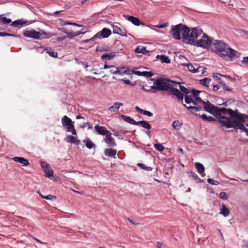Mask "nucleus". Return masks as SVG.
<instances>
[{
	"label": "nucleus",
	"mask_w": 248,
	"mask_h": 248,
	"mask_svg": "<svg viewBox=\"0 0 248 248\" xmlns=\"http://www.w3.org/2000/svg\"><path fill=\"white\" fill-rule=\"evenodd\" d=\"M46 52L51 57L53 58H57L58 57L57 52L54 49L50 47H47L45 49Z\"/></svg>",
	"instance_id": "nucleus-25"
},
{
	"label": "nucleus",
	"mask_w": 248,
	"mask_h": 248,
	"mask_svg": "<svg viewBox=\"0 0 248 248\" xmlns=\"http://www.w3.org/2000/svg\"><path fill=\"white\" fill-rule=\"evenodd\" d=\"M193 99L192 98V97L191 96L188 95H186L185 96V101L186 103H187V104H190L191 103H193Z\"/></svg>",
	"instance_id": "nucleus-41"
},
{
	"label": "nucleus",
	"mask_w": 248,
	"mask_h": 248,
	"mask_svg": "<svg viewBox=\"0 0 248 248\" xmlns=\"http://www.w3.org/2000/svg\"><path fill=\"white\" fill-rule=\"evenodd\" d=\"M136 109L140 113H142L143 109L140 108L138 106H136L135 107Z\"/></svg>",
	"instance_id": "nucleus-64"
},
{
	"label": "nucleus",
	"mask_w": 248,
	"mask_h": 248,
	"mask_svg": "<svg viewBox=\"0 0 248 248\" xmlns=\"http://www.w3.org/2000/svg\"><path fill=\"white\" fill-rule=\"evenodd\" d=\"M65 29L64 28H62V29L61 30V31L62 32H63L64 33H65V34H66L67 35L68 37L72 38L73 37L76 36L75 32H66L65 31Z\"/></svg>",
	"instance_id": "nucleus-42"
},
{
	"label": "nucleus",
	"mask_w": 248,
	"mask_h": 248,
	"mask_svg": "<svg viewBox=\"0 0 248 248\" xmlns=\"http://www.w3.org/2000/svg\"><path fill=\"white\" fill-rule=\"evenodd\" d=\"M24 36L29 38H31L35 39H41L43 38L42 37V34L46 35V38H49L52 37L53 34L50 32L46 33L44 31H42L41 32L37 31L34 30H26L23 33Z\"/></svg>",
	"instance_id": "nucleus-5"
},
{
	"label": "nucleus",
	"mask_w": 248,
	"mask_h": 248,
	"mask_svg": "<svg viewBox=\"0 0 248 248\" xmlns=\"http://www.w3.org/2000/svg\"><path fill=\"white\" fill-rule=\"evenodd\" d=\"M195 166L198 172L200 173L202 176H204L205 173L204 172V167L203 165L199 162H196L195 163Z\"/></svg>",
	"instance_id": "nucleus-16"
},
{
	"label": "nucleus",
	"mask_w": 248,
	"mask_h": 248,
	"mask_svg": "<svg viewBox=\"0 0 248 248\" xmlns=\"http://www.w3.org/2000/svg\"><path fill=\"white\" fill-rule=\"evenodd\" d=\"M187 66L189 71L194 73L198 72V68H196L193 65L191 64H188Z\"/></svg>",
	"instance_id": "nucleus-38"
},
{
	"label": "nucleus",
	"mask_w": 248,
	"mask_h": 248,
	"mask_svg": "<svg viewBox=\"0 0 248 248\" xmlns=\"http://www.w3.org/2000/svg\"><path fill=\"white\" fill-rule=\"evenodd\" d=\"M125 19L132 22L136 26H139L140 24V20L137 17L132 16L124 15Z\"/></svg>",
	"instance_id": "nucleus-14"
},
{
	"label": "nucleus",
	"mask_w": 248,
	"mask_h": 248,
	"mask_svg": "<svg viewBox=\"0 0 248 248\" xmlns=\"http://www.w3.org/2000/svg\"><path fill=\"white\" fill-rule=\"evenodd\" d=\"M238 112V110H233L231 108H229L228 114L232 118H235Z\"/></svg>",
	"instance_id": "nucleus-40"
},
{
	"label": "nucleus",
	"mask_w": 248,
	"mask_h": 248,
	"mask_svg": "<svg viewBox=\"0 0 248 248\" xmlns=\"http://www.w3.org/2000/svg\"><path fill=\"white\" fill-rule=\"evenodd\" d=\"M113 33L118 34L123 36H127L125 29L120 25H113L112 26Z\"/></svg>",
	"instance_id": "nucleus-10"
},
{
	"label": "nucleus",
	"mask_w": 248,
	"mask_h": 248,
	"mask_svg": "<svg viewBox=\"0 0 248 248\" xmlns=\"http://www.w3.org/2000/svg\"><path fill=\"white\" fill-rule=\"evenodd\" d=\"M212 50L220 57L224 59L228 57L232 60L240 55L238 51L231 48L228 45L220 40H216L214 41Z\"/></svg>",
	"instance_id": "nucleus-2"
},
{
	"label": "nucleus",
	"mask_w": 248,
	"mask_h": 248,
	"mask_svg": "<svg viewBox=\"0 0 248 248\" xmlns=\"http://www.w3.org/2000/svg\"><path fill=\"white\" fill-rule=\"evenodd\" d=\"M168 26V23H166L164 24H159V25L156 26V27L158 28L163 29V28H166Z\"/></svg>",
	"instance_id": "nucleus-58"
},
{
	"label": "nucleus",
	"mask_w": 248,
	"mask_h": 248,
	"mask_svg": "<svg viewBox=\"0 0 248 248\" xmlns=\"http://www.w3.org/2000/svg\"><path fill=\"white\" fill-rule=\"evenodd\" d=\"M187 27L185 25L179 24L176 26H172L171 28L170 31L173 37L176 40H180L181 34L183 37V33L184 30Z\"/></svg>",
	"instance_id": "nucleus-7"
},
{
	"label": "nucleus",
	"mask_w": 248,
	"mask_h": 248,
	"mask_svg": "<svg viewBox=\"0 0 248 248\" xmlns=\"http://www.w3.org/2000/svg\"><path fill=\"white\" fill-rule=\"evenodd\" d=\"M230 213V212L229 209L226 207V205H225L224 204H222L221 208L220 209V214L224 217H227L229 216Z\"/></svg>",
	"instance_id": "nucleus-21"
},
{
	"label": "nucleus",
	"mask_w": 248,
	"mask_h": 248,
	"mask_svg": "<svg viewBox=\"0 0 248 248\" xmlns=\"http://www.w3.org/2000/svg\"><path fill=\"white\" fill-rule=\"evenodd\" d=\"M241 62L244 64H246L248 65V57H244L243 60L241 61Z\"/></svg>",
	"instance_id": "nucleus-60"
},
{
	"label": "nucleus",
	"mask_w": 248,
	"mask_h": 248,
	"mask_svg": "<svg viewBox=\"0 0 248 248\" xmlns=\"http://www.w3.org/2000/svg\"><path fill=\"white\" fill-rule=\"evenodd\" d=\"M155 148L158 151H163L164 150V147L160 144H155L154 145Z\"/></svg>",
	"instance_id": "nucleus-46"
},
{
	"label": "nucleus",
	"mask_w": 248,
	"mask_h": 248,
	"mask_svg": "<svg viewBox=\"0 0 248 248\" xmlns=\"http://www.w3.org/2000/svg\"><path fill=\"white\" fill-rule=\"evenodd\" d=\"M72 123V120L67 116H64L62 119V123L63 126L67 127Z\"/></svg>",
	"instance_id": "nucleus-22"
},
{
	"label": "nucleus",
	"mask_w": 248,
	"mask_h": 248,
	"mask_svg": "<svg viewBox=\"0 0 248 248\" xmlns=\"http://www.w3.org/2000/svg\"><path fill=\"white\" fill-rule=\"evenodd\" d=\"M197 116H200L203 120L208 122H216L217 120L212 116H207L205 114L197 115Z\"/></svg>",
	"instance_id": "nucleus-26"
},
{
	"label": "nucleus",
	"mask_w": 248,
	"mask_h": 248,
	"mask_svg": "<svg viewBox=\"0 0 248 248\" xmlns=\"http://www.w3.org/2000/svg\"><path fill=\"white\" fill-rule=\"evenodd\" d=\"M123 106V104L122 103L116 102L113 106L108 108V110L111 112H116L118 111L120 106Z\"/></svg>",
	"instance_id": "nucleus-19"
},
{
	"label": "nucleus",
	"mask_w": 248,
	"mask_h": 248,
	"mask_svg": "<svg viewBox=\"0 0 248 248\" xmlns=\"http://www.w3.org/2000/svg\"><path fill=\"white\" fill-rule=\"evenodd\" d=\"M221 84L222 85V87H223V88L224 90H226V91H231V89L226 84L223 83Z\"/></svg>",
	"instance_id": "nucleus-59"
},
{
	"label": "nucleus",
	"mask_w": 248,
	"mask_h": 248,
	"mask_svg": "<svg viewBox=\"0 0 248 248\" xmlns=\"http://www.w3.org/2000/svg\"><path fill=\"white\" fill-rule=\"evenodd\" d=\"M190 176H192L194 180H196L198 178V175L194 172H190Z\"/></svg>",
	"instance_id": "nucleus-61"
},
{
	"label": "nucleus",
	"mask_w": 248,
	"mask_h": 248,
	"mask_svg": "<svg viewBox=\"0 0 248 248\" xmlns=\"http://www.w3.org/2000/svg\"><path fill=\"white\" fill-rule=\"evenodd\" d=\"M0 36H14V37H18L19 36L18 35H15L13 34H11L7 32H2L0 31Z\"/></svg>",
	"instance_id": "nucleus-47"
},
{
	"label": "nucleus",
	"mask_w": 248,
	"mask_h": 248,
	"mask_svg": "<svg viewBox=\"0 0 248 248\" xmlns=\"http://www.w3.org/2000/svg\"><path fill=\"white\" fill-rule=\"evenodd\" d=\"M27 22V21H25L23 19L16 20L13 22L11 24V26L13 27L18 28L20 26L25 25Z\"/></svg>",
	"instance_id": "nucleus-17"
},
{
	"label": "nucleus",
	"mask_w": 248,
	"mask_h": 248,
	"mask_svg": "<svg viewBox=\"0 0 248 248\" xmlns=\"http://www.w3.org/2000/svg\"><path fill=\"white\" fill-rule=\"evenodd\" d=\"M181 125L182 124H180V122L178 121H175L172 123L173 127L176 130L180 129L181 128Z\"/></svg>",
	"instance_id": "nucleus-39"
},
{
	"label": "nucleus",
	"mask_w": 248,
	"mask_h": 248,
	"mask_svg": "<svg viewBox=\"0 0 248 248\" xmlns=\"http://www.w3.org/2000/svg\"><path fill=\"white\" fill-rule=\"evenodd\" d=\"M105 155L108 157L116 158L117 154V150L112 148H107L104 151Z\"/></svg>",
	"instance_id": "nucleus-13"
},
{
	"label": "nucleus",
	"mask_w": 248,
	"mask_h": 248,
	"mask_svg": "<svg viewBox=\"0 0 248 248\" xmlns=\"http://www.w3.org/2000/svg\"><path fill=\"white\" fill-rule=\"evenodd\" d=\"M203 105L204 110L215 116L216 113L218 111V107L211 104L209 101H204L203 102Z\"/></svg>",
	"instance_id": "nucleus-8"
},
{
	"label": "nucleus",
	"mask_w": 248,
	"mask_h": 248,
	"mask_svg": "<svg viewBox=\"0 0 248 248\" xmlns=\"http://www.w3.org/2000/svg\"><path fill=\"white\" fill-rule=\"evenodd\" d=\"M207 182L211 184V185H218L219 184V182L217 181H216L213 179H211V178H208L207 179Z\"/></svg>",
	"instance_id": "nucleus-45"
},
{
	"label": "nucleus",
	"mask_w": 248,
	"mask_h": 248,
	"mask_svg": "<svg viewBox=\"0 0 248 248\" xmlns=\"http://www.w3.org/2000/svg\"><path fill=\"white\" fill-rule=\"evenodd\" d=\"M84 142L86 143V146L88 149H92L95 147V145L91 140H84Z\"/></svg>",
	"instance_id": "nucleus-34"
},
{
	"label": "nucleus",
	"mask_w": 248,
	"mask_h": 248,
	"mask_svg": "<svg viewBox=\"0 0 248 248\" xmlns=\"http://www.w3.org/2000/svg\"><path fill=\"white\" fill-rule=\"evenodd\" d=\"M111 34V31L108 28H103L100 31L97 33L93 37L94 39L107 38Z\"/></svg>",
	"instance_id": "nucleus-9"
},
{
	"label": "nucleus",
	"mask_w": 248,
	"mask_h": 248,
	"mask_svg": "<svg viewBox=\"0 0 248 248\" xmlns=\"http://www.w3.org/2000/svg\"><path fill=\"white\" fill-rule=\"evenodd\" d=\"M219 122L223 126L226 128H234L235 129H240L246 133L248 136V128H246L244 125L237 120H232L224 117L220 116L218 118Z\"/></svg>",
	"instance_id": "nucleus-4"
},
{
	"label": "nucleus",
	"mask_w": 248,
	"mask_h": 248,
	"mask_svg": "<svg viewBox=\"0 0 248 248\" xmlns=\"http://www.w3.org/2000/svg\"><path fill=\"white\" fill-rule=\"evenodd\" d=\"M38 194L42 198H43V199H46V200L54 201L56 199V196H53L51 194L48 195L47 196H44V195H43L40 192H38Z\"/></svg>",
	"instance_id": "nucleus-33"
},
{
	"label": "nucleus",
	"mask_w": 248,
	"mask_h": 248,
	"mask_svg": "<svg viewBox=\"0 0 248 248\" xmlns=\"http://www.w3.org/2000/svg\"><path fill=\"white\" fill-rule=\"evenodd\" d=\"M201 29L193 28L190 31L188 27L186 28L183 33V41L184 43L195 46L198 39L202 34Z\"/></svg>",
	"instance_id": "nucleus-3"
},
{
	"label": "nucleus",
	"mask_w": 248,
	"mask_h": 248,
	"mask_svg": "<svg viewBox=\"0 0 248 248\" xmlns=\"http://www.w3.org/2000/svg\"><path fill=\"white\" fill-rule=\"evenodd\" d=\"M213 77L214 79H216L220 84L223 83L222 79L218 77L217 76L214 74L213 75Z\"/></svg>",
	"instance_id": "nucleus-57"
},
{
	"label": "nucleus",
	"mask_w": 248,
	"mask_h": 248,
	"mask_svg": "<svg viewBox=\"0 0 248 248\" xmlns=\"http://www.w3.org/2000/svg\"><path fill=\"white\" fill-rule=\"evenodd\" d=\"M195 98V99L193 100V104L194 105H197L199 102H201L203 104V102H204V101H203L200 97Z\"/></svg>",
	"instance_id": "nucleus-44"
},
{
	"label": "nucleus",
	"mask_w": 248,
	"mask_h": 248,
	"mask_svg": "<svg viewBox=\"0 0 248 248\" xmlns=\"http://www.w3.org/2000/svg\"><path fill=\"white\" fill-rule=\"evenodd\" d=\"M235 118L236 119H234V120H237L239 121L240 123L244 122L245 121L244 115L241 113H239L238 112L237 113ZM232 120L233 119H232Z\"/></svg>",
	"instance_id": "nucleus-37"
},
{
	"label": "nucleus",
	"mask_w": 248,
	"mask_h": 248,
	"mask_svg": "<svg viewBox=\"0 0 248 248\" xmlns=\"http://www.w3.org/2000/svg\"><path fill=\"white\" fill-rule=\"evenodd\" d=\"M180 89L181 91L186 94V95H187L189 93V91L186 88L185 86H180Z\"/></svg>",
	"instance_id": "nucleus-49"
},
{
	"label": "nucleus",
	"mask_w": 248,
	"mask_h": 248,
	"mask_svg": "<svg viewBox=\"0 0 248 248\" xmlns=\"http://www.w3.org/2000/svg\"><path fill=\"white\" fill-rule=\"evenodd\" d=\"M86 126H88V129H91L93 127L89 122L84 123L80 127L82 128H84Z\"/></svg>",
	"instance_id": "nucleus-53"
},
{
	"label": "nucleus",
	"mask_w": 248,
	"mask_h": 248,
	"mask_svg": "<svg viewBox=\"0 0 248 248\" xmlns=\"http://www.w3.org/2000/svg\"><path fill=\"white\" fill-rule=\"evenodd\" d=\"M127 220L131 223L133 224L134 225H139V223H138V222H134L131 219L129 218H127Z\"/></svg>",
	"instance_id": "nucleus-63"
},
{
	"label": "nucleus",
	"mask_w": 248,
	"mask_h": 248,
	"mask_svg": "<svg viewBox=\"0 0 248 248\" xmlns=\"http://www.w3.org/2000/svg\"><path fill=\"white\" fill-rule=\"evenodd\" d=\"M136 73H138L139 75H144V76L147 75L149 77H151L153 75L152 73H151L150 72H147V71L142 72V74H140V71L136 72Z\"/></svg>",
	"instance_id": "nucleus-51"
},
{
	"label": "nucleus",
	"mask_w": 248,
	"mask_h": 248,
	"mask_svg": "<svg viewBox=\"0 0 248 248\" xmlns=\"http://www.w3.org/2000/svg\"><path fill=\"white\" fill-rule=\"evenodd\" d=\"M141 126L148 130H149L151 128V125L148 122L145 121H143Z\"/></svg>",
	"instance_id": "nucleus-43"
},
{
	"label": "nucleus",
	"mask_w": 248,
	"mask_h": 248,
	"mask_svg": "<svg viewBox=\"0 0 248 248\" xmlns=\"http://www.w3.org/2000/svg\"><path fill=\"white\" fill-rule=\"evenodd\" d=\"M44 171L45 173V176L47 178H50L53 175V171L52 169H50L49 167L45 168Z\"/></svg>",
	"instance_id": "nucleus-29"
},
{
	"label": "nucleus",
	"mask_w": 248,
	"mask_h": 248,
	"mask_svg": "<svg viewBox=\"0 0 248 248\" xmlns=\"http://www.w3.org/2000/svg\"><path fill=\"white\" fill-rule=\"evenodd\" d=\"M137 166L140 167V169L146 170L147 171H151L153 169V168L151 167H147L144 164L141 163H138L137 164Z\"/></svg>",
	"instance_id": "nucleus-35"
},
{
	"label": "nucleus",
	"mask_w": 248,
	"mask_h": 248,
	"mask_svg": "<svg viewBox=\"0 0 248 248\" xmlns=\"http://www.w3.org/2000/svg\"><path fill=\"white\" fill-rule=\"evenodd\" d=\"M191 93L194 97H199L198 95H199L200 92L198 90L192 89L191 91Z\"/></svg>",
	"instance_id": "nucleus-50"
},
{
	"label": "nucleus",
	"mask_w": 248,
	"mask_h": 248,
	"mask_svg": "<svg viewBox=\"0 0 248 248\" xmlns=\"http://www.w3.org/2000/svg\"><path fill=\"white\" fill-rule=\"evenodd\" d=\"M150 88L154 91H152L151 90H146L143 87L142 89L146 92H152V93H155L156 91H169L168 94L171 93L175 96L178 100L182 101L184 99V94L178 89L173 88L168 82L164 81L161 78H157L155 82L154 85L150 87Z\"/></svg>",
	"instance_id": "nucleus-1"
},
{
	"label": "nucleus",
	"mask_w": 248,
	"mask_h": 248,
	"mask_svg": "<svg viewBox=\"0 0 248 248\" xmlns=\"http://www.w3.org/2000/svg\"><path fill=\"white\" fill-rule=\"evenodd\" d=\"M110 72L113 74H118V75H121L122 74V72L120 71V70H119V68H116L115 69H112L110 70Z\"/></svg>",
	"instance_id": "nucleus-48"
},
{
	"label": "nucleus",
	"mask_w": 248,
	"mask_h": 248,
	"mask_svg": "<svg viewBox=\"0 0 248 248\" xmlns=\"http://www.w3.org/2000/svg\"><path fill=\"white\" fill-rule=\"evenodd\" d=\"M41 166L43 169V170H45V168H48L49 167L48 165L45 162L42 161L41 162Z\"/></svg>",
	"instance_id": "nucleus-55"
},
{
	"label": "nucleus",
	"mask_w": 248,
	"mask_h": 248,
	"mask_svg": "<svg viewBox=\"0 0 248 248\" xmlns=\"http://www.w3.org/2000/svg\"><path fill=\"white\" fill-rule=\"evenodd\" d=\"M95 130L96 131V132L100 135H107V134H109L110 132L109 131L107 130V128L103 126H99L98 125H96L94 126Z\"/></svg>",
	"instance_id": "nucleus-12"
},
{
	"label": "nucleus",
	"mask_w": 248,
	"mask_h": 248,
	"mask_svg": "<svg viewBox=\"0 0 248 248\" xmlns=\"http://www.w3.org/2000/svg\"><path fill=\"white\" fill-rule=\"evenodd\" d=\"M220 198L224 200H226L228 198L227 194L225 192H222L219 194Z\"/></svg>",
	"instance_id": "nucleus-52"
},
{
	"label": "nucleus",
	"mask_w": 248,
	"mask_h": 248,
	"mask_svg": "<svg viewBox=\"0 0 248 248\" xmlns=\"http://www.w3.org/2000/svg\"><path fill=\"white\" fill-rule=\"evenodd\" d=\"M181 103L182 105L186 108L188 110L190 111L191 113L193 112H197L201 110V108L198 107L196 106H187L185 104L183 103V101H181Z\"/></svg>",
	"instance_id": "nucleus-24"
},
{
	"label": "nucleus",
	"mask_w": 248,
	"mask_h": 248,
	"mask_svg": "<svg viewBox=\"0 0 248 248\" xmlns=\"http://www.w3.org/2000/svg\"><path fill=\"white\" fill-rule=\"evenodd\" d=\"M218 111L216 113V116H219L221 115L222 114H226L227 113H228L229 112V108H220L218 107Z\"/></svg>",
	"instance_id": "nucleus-27"
},
{
	"label": "nucleus",
	"mask_w": 248,
	"mask_h": 248,
	"mask_svg": "<svg viewBox=\"0 0 248 248\" xmlns=\"http://www.w3.org/2000/svg\"><path fill=\"white\" fill-rule=\"evenodd\" d=\"M66 141L71 143H75L78 145L80 143V140H77L75 137L69 135L66 138Z\"/></svg>",
	"instance_id": "nucleus-20"
},
{
	"label": "nucleus",
	"mask_w": 248,
	"mask_h": 248,
	"mask_svg": "<svg viewBox=\"0 0 248 248\" xmlns=\"http://www.w3.org/2000/svg\"><path fill=\"white\" fill-rule=\"evenodd\" d=\"M142 114L143 115H146V116H148L149 117H151L153 116V113H151V112L148 111V110H143Z\"/></svg>",
	"instance_id": "nucleus-54"
},
{
	"label": "nucleus",
	"mask_w": 248,
	"mask_h": 248,
	"mask_svg": "<svg viewBox=\"0 0 248 248\" xmlns=\"http://www.w3.org/2000/svg\"><path fill=\"white\" fill-rule=\"evenodd\" d=\"M122 117L123 119L127 123L132 124H135V120L129 116H126L125 115H122Z\"/></svg>",
	"instance_id": "nucleus-32"
},
{
	"label": "nucleus",
	"mask_w": 248,
	"mask_h": 248,
	"mask_svg": "<svg viewBox=\"0 0 248 248\" xmlns=\"http://www.w3.org/2000/svg\"><path fill=\"white\" fill-rule=\"evenodd\" d=\"M160 57V60L162 62L166 63H170V60L169 59L168 57L166 56L165 55H157L156 56V58H158Z\"/></svg>",
	"instance_id": "nucleus-30"
},
{
	"label": "nucleus",
	"mask_w": 248,
	"mask_h": 248,
	"mask_svg": "<svg viewBox=\"0 0 248 248\" xmlns=\"http://www.w3.org/2000/svg\"><path fill=\"white\" fill-rule=\"evenodd\" d=\"M135 52L137 53H142L143 54H147L149 53V51L146 49V47L140 46H137Z\"/></svg>",
	"instance_id": "nucleus-18"
},
{
	"label": "nucleus",
	"mask_w": 248,
	"mask_h": 248,
	"mask_svg": "<svg viewBox=\"0 0 248 248\" xmlns=\"http://www.w3.org/2000/svg\"><path fill=\"white\" fill-rule=\"evenodd\" d=\"M211 80L210 78H206L200 80L199 81L200 83L202 85L208 87Z\"/></svg>",
	"instance_id": "nucleus-28"
},
{
	"label": "nucleus",
	"mask_w": 248,
	"mask_h": 248,
	"mask_svg": "<svg viewBox=\"0 0 248 248\" xmlns=\"http://www.w3.org/2000/svg\"><path fill=\"white\" fill-rule=\"evenodd\" d=\"M13 160L15 162H19L22 164L23 166H28L30 164L29 161L23 157H14L13 158Z\"/></svg>",
	"instance_id": "nucleus-15"
},
{
	"label": "nucleus",
	"mask_w": 248,
	"mask_h": 248,
	"mask_svg": "<svg viewBox=\"0 0 248 248\" xmlns=\"http://www.w3.org/2000/svg\"><path fill=\"white\" fill-rule=\"evenodd\" d=\"M68 131H71L73 129H75L74 125L73 124V122L71 123V124L66 127Z\"/></svg>",
	"instance_id": "nucleus-56"
},
{
	"label": "nucleus",
	"mask_w": 248,
	"mask_h": 248,
	"mask_svg": "<svg viewBox=\"0 0 248 248\" xmlns=\"http://www.w3.org/2000/svg\"><path fill=\"white\" fill-rule=\"evenodd\" d=\"M104 140L108 144V147H115L117 145L115 139L111 137L110 132L106 136Z\"/></svg>",
	"instance_id": "nucleus-11"
},
{
	"label": "nucleus",
	"mask_w": 248,
	"mask_h": 248,
	"mask_svg": "<svg viewBox=\"0 0 248 248\" xmlns=\"http://www.w3.org/2000/svg\"><path fill=\"white\" fill-rule=\"evenodd\" d=\"M0 21L3 24H9L12 22V20L6 17L0 15Z\"/></svg>",
	"instance_id": "nucleus-31"
},
{
	"label": "nucleus",
	"mask_w": 248,
	"mask_h": 248,
	"mask_svg": "<svg viewBox=\"0 0 248 248\" xmlns=\"http://www.w3.org/2000/svg\"><path fill=\"white\" fill-rule=\"evenodd\" d=\"M164 246L163 245L160 243V242H157L156 243V248H163Z\"/></svg>",
	"instance_id": "nucleus-62"
},
{
	"label": "nucleus",
	"mask_w": 248,
	"mask_h": 248,
	"mask_svg": "<svg viewBox=\"0 0 248 248\" xmlns=\"http://www.w3.org/2000/svg\"><path fill=\"white\" fill-rule=\"evenodd\" d=\"M109 50V47L106 46H98L96 47L97 51H107Z\"/></svg>",
	"instance_id": "nucleus-36"
},
{
	"label": "nucleus",
	"mask_w": 248,
	"mask_h": 248,
	"mask_svg": "<svg viewBox=\"0 0 248 248\" xmlns=\"http://www.w3.org/2000/svg\"><path fill=\"white\" fill-rule=\"evenodd\" d=\"M116 56V53L115 52H111L110 53H106L102 55L101 59L102 60L108 59L111 60L114 58Z\"/></svg>",
	"instance_id": "nucleus-23"
},
{
	"label": "nucleus",
	"mask_w": 248,
	"mask_h": 248,
	"mask_svg": "<svg viewBox=\"0 0 248 248\" xmlns=\"http://www.w3.org/2000/svg\"><path fill=\"white\" fill-rule=\"evenodd\" d=\"M213 43L214 42L212 41L210 38H209L205 33H203L195 46H197L202 47L204 48L209 49L211 46V45H213Z\"/></svg>",
	"instance_id": "nucleus-6"
}]
</instances>
